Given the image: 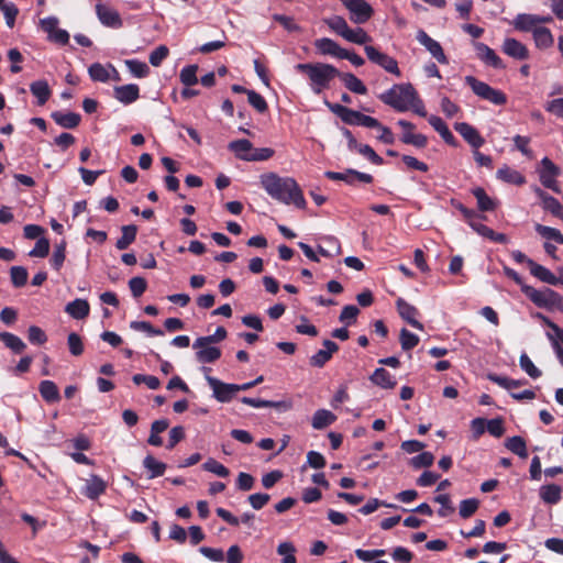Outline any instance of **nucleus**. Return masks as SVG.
<instances>
[{"label": "nucleus", "instance_id": "nucleus-32", "mask_svg": "<svg viewBox=\"0 0 563 563\" xmlns=\"http://www.w3.org/2000/svg\"><path fill=\"white\" fill-rule=\"evenodd\" d=\"M538 195L542 200L543 208L547 211L551 212L554 217L559 219H563V207L556 198L550 196L548 192L541 189L538 190Z\"/></svg>", "mask_w": 563, "mask_h": 563}, {"label": "nucleus", "instance_id": "nucleus-18", "mask_svg": "<svg viewBox=\"0 0 563 563\" xmlns=\"http://www.w3.org/2000/svg\"><path fill=\"white\" fill-rule=\"evenodd\" d=\"M501 49L506 55L518 60H526L529 58V51L527 46L514 37H506Z\"/></svg>", "mask_w": 563, "mask_h": 563}, {"label": "nucleus", "instance_id": "nucleus-14", "mask_svg": "<svg viewBox=\"0 0 563 563\" xmlns=\"http://www.w3.org/2000/svg\"><path fill=\"white\" fill-rule=\"evenodd\" d=\"M474 47L476 49L477 57L486 65L494 67L496 69L505 68L503 59L487 44L482 42H475Z\"/></svg>", "mask_w": 563, "mask_h": 563}, {"label": "nucleus", "instance_id": "nucleus-27", "mask_svg": "<svg viewBox=\"0 0 563 563\" xmlns=\"http://www.w3.org/2000/svg\"><path fill=\"white\" fill-rule=\"evenodd\" d=\"M196 352V360L199 363H214L221 357V350L217 346L203 345V346H192Z\"/></svg>", "mask_w": 563, "mask_h": 563}, {"label": "nucleus", "instance_id": "nucleus-23", "mask_svg": "<svg viewBox=\"0 0 563 563\" xmlns=\"http://www.w3.org/2000/svg\"><path fill=\"white\" fill-rule=\"evenodd\" d=\"M65 312H67L71 318L76 320H82L88 317L90 312V306L86 299L78 298L66 305Z\"/></svg>", "mask_w": 563, "mask_h": 563}, {"label": "nucleus", "instance_id": "nucleus-20", "mask_svg": "<svg viewBox=\"0 0 563 563\" xmlns=\"http://www.w3.org/2000/svg\"><path fill=\"white\" fill-rule=\"evenodd\" d=\"M313 45L319 54L330 55L336 58H341V54L343 53L344 49L340 47V45L335 41L329 37L318 38L314 41Z\"/></svg>", "mask_w": 563, "mask_h": 563}, {"label": "nucleus", "instance_id": "nucleus-48", "mask_svg": "<svg viewBox=\"0 0 563 563\" xmlns=\"http://www.w3.org/2000/svg\"><path fill=\"white\" fill-rule=\"evenodd\" d=\"M534 230L545 240L563 244V234L560 230L537 223Z\"/></svg>", "mask_w": 563, "mask_h": 563}, {"label": "nucleus", "instance_id": "nucleus-63", "mask_svg": "<svg viewBox=\"0 0 563 563\" xmlns=\"http://www.w3.org/2000/svg\"><path fill=\"white\" fill-rule=\"evenodd\" d=\"M515 148L518 150L523 156L532 158L533 152L529 147L531 139L529 136L516 135L512 139Z\"/></svg>", "mask_w": 563, "mask_h": 563}, {"label": "nucleus", "instance_id": "nucleus-10", "mask_svg": "<svg viewBox=\"0 0 563 563\" xmlns=\"http://www.w3.org/2000/svg\"><path fill=\"white\" fill-rule=\"evenodd\" d=\"M324 176L331 180H342L353 186L356 180L364 184H372L374 178L371 174L362 173L353 168H347L344 173L328 170Z\"/></svg>", "mask_w": 563, "mask_h": 563}, {"label": "nucleus", "instance_id": "nucleus-60", "mask_svg": "<svg viewBox=\"0 0 563 563\" xmlns=\"http://www.w3.org/2000/svg\"><path fill=\"white\" fill-rule=\"evenodd\" d=\"M434 462V455L431 452H422L413 456L409 464L416 468L430 467Z\"/></svg>", "mask_w": 563, "mask_h": 563}, {"label": "nucleus", "instance_id": "nucleus-16", "mask_svg": "<svg viewBox=\"0 0 563 563\" xmlns=\"http://www.w3.org/2000/svg\"><path fill=\"white\" fill-rule=\"evenodd\" d=\"M396 308L401 319L408 322L411 327L418 330H423V324L417 320L419 311L415 306L410 305L402 298H398L396 300Z\"/></svg>", "mask_w": 563, "mask_h": 563}, {"label": "nucleus", "instance_id": "nucleus-36", "mask_svg": "<svg viewBox=\"0 0 563 563\" xmlns=\"http://www.w3.org/2000/svg\"><path fill=\"white\" fill-rule=\"evenodd\" d=\"M30 90L37 98V104L43 106L52 95V90L46 80H36L30 85Z\"/></svg>", "mask_w": 563, "mask_h": 563}, {"label": "nucleus", "instance_id": "nucleus-52", "mask_svg": "<svg viewBox=\"0 0 563 563\" xmlns=\"http://www.w3.org/2000/svg\"><path fill=\"white\" fill-rule=\"evenodd\" d=\"M276 551L279 555L284 556L282 563H297L296 548L291 542L279 543Z\"/></svg>", "mask_w": 563, "mask_h": 563}, {"label": "nucleus", "instance_id": "nucleus-33", "mask_svg": "<svg viewBox=\"0 0 563 563\" xmlns=\"http://www.w3.org/2000/svg\"><path fill=\"white\" fill-rule=\"evenodd\" d=\"M371 380L373 382V384L385 389H391L397 384L395 378L384 367L376 368L371 376Z\"/></svg>", "mask_w": 563, "mask_h": 563}, {"label": "nucleus", "instance_id": "nucleus-12", "mask_svg": "<svg viewBox=\"0 0 563 563\" xmlns=\"http://www.w3.org/2000/svg\"><path fill=\"white\" fill-rule=\"evenodd\" d=\"M416 38L440 64L449 63L441 44L433 40L427 32L419 30Z\"/></svg>", "mask_w": 563, "mask_h": 563}, {"label": "nucleus", "instance_id": "nucleus-24", "mask_svg": "<svg viewBox=\"0 0 563 563\" xmlns=\"http://www.w3.org/2000/svg\"><path fill=\"white\" fill-rule=\"evenodd\" d=\"M216 514L222 520H224L228 525L233 526V527H238L240 525V522L251 526L255 518L254 514H252V512H244L241 516V518H238L234 515H232L229 510L221 508V507L216 509Z\"/></svg>", "mask_w": 563, "mask_h": 563}, {"label": "nucleus", "instance_id": "nucleus-9", "mask_svg": "<svg viewBox=\"0 0 563 563\" xmlns=\"http://www.w3.org/2000/svg\"><path fill=\"white\" fill-rule=\"evenodd\" d=\"M542 169L540 172V181L541 184L548 188L553 190L556 194H560L561 190L558 186L556 177L560 175V168L549 158L544 157L541 161Z\"/></svg>", "mask_w": 563, "mask_h": 563}, {"label": "nucleus", "instance_id": "nucleus-26", "mask_svg": "<svg viewBox=\"0 0 563 563\" xmlns=\"http://www.w3.org/2000/svg\"><path fill=\"white\" fill-rule=\"evenodd\" d=\"M496 177L499 180L505 181L507 184H511V185L521 186V185L526 184V177L520 172H518L507 165H504L503 167H500L497 170Z\"/></svg>", "mask_w": 563, "mask_h": 563}, {"label": "nucleus", "instance_id": "nucleus-13", "mask_svg": "<svg viewBox=\"0 0 563 563\" xmlns=\"http://www.w3.org/2000/svg\"><path fill=\"white\" fill-rule=\"evenodd\" d=\"M454 130L475 150H478L485 143L484 137L479 134L477 129L467 122L455 123Z\"/></svg>", "mask_w": 563, "mask_h": 563}, {"label": "nucleus", "instance_id": "nucleus-31", "mask_svg": "<svg viewBox=\"0 0 563 563\" xmlns=\"http://www.w3.org/2000/svg\"><path fill=\"white\" fill-rule=\"evenodd\" d=\"M473 196L477 200L478 210L482 212L494 211L497 208V201L490 198L484 188L475 187L472 189Z\"/></svg>", "mask_w": 563, "mask_h": 563}, {"label": "nucleus", "instance_id": "nucleus-47", "mask_svg": "<svg viewBox=\"0 0 563 563\" xmlns=\"http://www.w3.org/2000/svg\"><path fill=\"white\" fill-rule=\"evenodd\" d=\"M327 25L335 32L338 35L345 38L347 32L350 31V26L343 16L334 15L325 20Z\"/></svg>", "mask_w": 563, "mask_h": 563}, {"label": "nucleus", "instance_id": "nucleus-54", "mask_svg": "<svg viewBox=\"0 0 563 563\" xmlns=\"http://www.w3.org/2000/svg\"><path fill=\"white\" fill-rule=\"evenodd\" d=\"M399 341L402 350L410 351L419 344V336L406 328H402L400 330Z\"/></svg>", "mask_w": 563, "mask_h": 563}, {"label": "nucleus", "instance_id": "nucleus-37", "mask_svg": "<svg viewBox=\"0 0 563 563\" xmlns=\"http://www.w3.org/2000/svg\"><path fill=\"white\" fill-rule=\"evenodd\" d=\"M122 236L118 239L115 247L118 250H126L136 239L137 227L135 224H128L121 228Z\"/></svg>", "mask_w": 563, "mask_h": 563}, {"label": "nucleus", "instance_id": "nucleus-3", "mask_svg": "<svg viewBox=\"0 0 563 563\" xmlns=\"http://www.w3.org/2000/svg\"><path fill=\"white\" fill-rule=\"evenodd\" d=\"M295 69L309 79L310 88L316 95L329 89L331 81L341 75L336 67L325 63H300Z\"/></svg>", "mask_w": 563, "mask_h": 563}, {"label": "nucleus", "instance_id": "nucleus-38", "mask_svg": "<svg viewBox=\"0 0 563 563\" xmlns=\"http://www.w3.org/2000/svg\"><path fill=\"white\" fill-rule=\"evenodd\" d=\"M562 489L556 484H548L540 488L541 499L549 505H556L561 500Z\"/></svg>", "mask_w": 563, "mask_h": 563}, {"label": "nucleus", "instance_id": "nucleus-22", "mask_svg": "<svg viewBox=\"0 0 563 563\" xmlns=\"http://www.w3.org/2000/svg\"><path fill=\"white\" fill-rule=\"evenodd\" d=\"M51 118L59 126L69 130L77 128L81 121V115L76 112L54 111L52 112Z\"/></svg>", "mask_w": 563, "mask_h": 563}, {"label": "nucleus", "instance_id": "nucleus-59", "mask_svg": "<svg viewBox=\"0 0 563 563\" xmlns=\"http://www.w3.org/2000/svg\"><path fill=\"white\" fill-rule=\"evenodd\" d=\"M519 364L522 371H525L531 378L536 379L542 375V372L533 364L526 353L520 355Z\"/></svg>", "mask_w": 563, "mask_h": 563}, {"label": "nucleus", "instance_id": "nucleus-42", "mask_svg": "<svg viewBox=\"0 0 563 563\" xmlns=\"http://www.w3.org/2000/svg\"><path fill=\"white\" fill-rule=\"evenodd\" d=\"M505 446L521 459L528 457L526 441L520 435L508 438L506 440Z\"/></svg>", "mask_w": 563, "mask_h": 563}, {"label": "nucleus", "instance_id": "nucleus-15", "mask_svg": "<svg viewBox=\"0 0 563 563\" xmlns=\"http://www.w3.org/2000/svg\"><path fill=\"white\" fill-rule=\"evenodd\" d=\"M96 12L99 21L108 27L120 29L123 25V21L119 12L106 4H97Z\"/></svg>", "mask_w": 563, "mask_h": 563}, {"label": "nucleus", "instance_id": "nucleus-44", "mask_svg": "<svg viewBox=\"0 0 563 563\" xmlns=\"http://www.w3.org/2000/svg\"><path fill=\"white\" fill-rule=\"evenodd\" d=\"M487 378L507 390H512L514 388L520 387L527 383L526 379H512L495 373L487 374Z\"/></svg>", "mask_w": 563, "mask_h": 563}, {"label": "nucleus", "instance_id": "nucleus-53", "mask_svg": "<svg viewBox=\"0 0 563 563\" xmlns=\"http://www.w3.org/2000/svg\"><path fill=\"white\" fill-rule=\"evenodd\" d=\"M11 283L14 287H23L27 282V271L23 266H12L10 268Z\"/></svg>", "mask_w": 563, "mask_h": 563}, {"label": "nucleus", "instance_id": "nucleus-2", "mask_svg": "<svg viewBox=\"0 0 563 563\" xmlns=\"http://www.w3.org/2000/svg\"><path fill=\"white\" fill-rule=\"evenodd\" d=\"M261 185L275 200L303 209L307 205L302 190L292 177H280L275 173L261 176Z\"/></svg>", "mask_w": 563, "mask_h": 563}, {"label": "nucleus", "instance_id": "nucleus-1", "mask_svg": "<svg viewBox=\"0 0 563 563\" xmlns=\"http://www.w3.org/2000/svg\"><path fill=\"white\" fill-rule=\"evenodd\" d=\"M378 99L397 112L411 110L419 117L426 118L428 115L423 100L410 82L395 84L388 90L378 95Z\"/></svg>", "mask_w": 563, "mask_h": 563}, {"label": "nucleus", "instance_id": "nucleus-35", "mask_svg": "<svg viewBox=\"0 0 563 563\" xmlns=\"http://www.w3.org/2000/svg\"><path fill=\"white\" fill-rule=\"evenodd\" d=\"M530 274L538 278L539 280L556 286V276L547 267L543 265H540L536 262H530Z\"/></svg>", "mask_w": 563, "mask_h": 563}, {"label": "nucleus", "instance_id": "nucleus-6", "mask_svg": "<svg viewBox=\"0 0 563 563\" xmlns=\"http://www.w3.org/2000/svg\"><path fill=\"white\" fill-rule=\"evenodd\" d=\"M465 84L481 99L487 100L495 106H505L507 103V96L504 91L493 88L474 76H466Z\"/></svg>", "mask_w": 563, "mask_h": 563}, {"label": "nucleus", "instance_id": "nucleus-19", "mask_svg": "<svg viewBox=\"0 0 563 563\" xmlns=\"http://www.w3.org/2000/svg\"><path fill=\"white\" fill-rule=\"evenodd\" d=\"M140 97V88L135 84H128L114 88V98L123 104H130Z\"/></svg>", "mask_w": 563, "mask_h": 563}, {"label": "nucleus", "instance_id": "nucleus-5", "mask_svg": "<svg viewBox=\"0 0 563 563\" xmlns=\"http://www.w3.org/2000/svg\"><path fill=\"white\" fill-rule=\"evenodd\" d=\"M522 292L539 308L563 311V296L551 288L522 287Z\"/></svg>", "mask_w": 563, "mask_h": 563}, {"label": "nucleus", "instance_id": "nucleus-49", "mask_svg": "<svg viewBox=\"0 0 563 563\" xmlns=\"http://www.w3.org/2000/svg\"><path fill=\"white\" fill-rule=\"evenodd\" d=\"M125 65L130 73L136 78H145L150 74L147 64L139 59H126Z\"/></svg>", "mask_w": 563, "mask_h": 563}, {"label": "nucleus", "instance_id": "nucleus-17", "mask_svg": "<svg viewBox=\"0 0 563 563\" xmlns=\"http://www.w3.org/2000/svg\"><path fill=\"white\" fill-rule=\"evenodd\" d=\"M322 344L324 349L319 350L309 360L310 365L313 367H323L332 358V355L339 351V345L331 340L327 339Z\"/></svg>", "mask_w": 563, "mask_h": 563}, {"label": "nucleus", "instance_id": "nucleus-29", "mask_svg": "<svg viewBox=\"0 0 563 563\" xmlns=\"http://www.w3.org/2000/svg\"><path fill=\"white\" fill-rule=\"evenodd\" d=\"M533 41L540 49L550 48L554 43V37L550 29L545 26L534 27L532 30Z\"/></svg>", "mask_w": 563, "mask_h": 563}, {"label": "nucleus", "instance_id": "nucleus-4", "mask_svg": "<svg viewBox=\"0 0 563 563\" xmlns=\"http://www.w3.org/2000/svg\"><path fill=\"white\" fill-rule=\"evenodd\" d=\"M324 104L345 124L365 126L369 129L380 126V122L376 118L366 115L360 111L350 109L343 104L332 103L327 100L324 101Z\"/></svg>", "mask_w": 563, "mask_h": 563}, {"label": "nucleus", "instance_id": "nucleus-39", "mask_svg": "<svg viewBox=\"0 0 563 563\" xmlns=\"http://www.w3.org/2000/svg\"><path fill=\"white\" fill-rule=\"evenodd\" d=\"M0 341L15 354H21L26 347L21 338L11 332H1Z\"/></svg>", "mask_w": 563, "mask_h": 563}, {"label": "nucleus", "instance_id": "nucleus-8", "mask_svg": "<svg viewBox=\"0 0 563 563\" xmlns=\"http://www.w3.org/2000/svg\"><path fill=\"white\" fill-rule=\"evenodd\" d=\"M344 7L351 13V20L356 24L366 23L373 15L374 10L365 0H342Z\"/></svg>", "mask_w": 563, "mask_h": 563}, {"label": "nucleus", "instance_id": "nucleus-50", "mask_svg": "<svg viewBox=\"0 0 563 563\" xmlns=\"http://www.w3.org/2000/svg\"><path fill=\"white\" fill-rule=\"evenodd\" d=\"M197 70H198V66L197 65L185 66L180 70V74H179L180 81L186 87H191V86L197 85L198 81H199L198 77H197Z\"/></svg>", "mask_w": 563, "mask_h": 563}, {"label": "nucleus", "instance_id": "nucleus-61", "mask_svg": "<svg viewBox=\"0 0 563 563\" xmlns=\"http://www.w3.org/2000/svg\"><path fill=\"white\" fill-rule=\"evenodd\" d=\"M247 101L260 113H264L268 109L264 97L254 90L247 91Z\"/></svg>", "mask_w": 563, "mask_h": 563}, {"label": "nucleus", "instance_id": "nucleus-46", "mask_svg": "<svg viewBox=\"0 0 563 563\" xmlns=\"http://www.w3.org/2000/svg\"><path fill=\"white\" fill-rule=\"evenodd\" d=\"M227 334L228 332L224 327H218L213 334L196 339L192 346L211 345L221 342L227 338Z\"/></svg>", "mask_w": 563, "mask_h": 563}, {"label": "nucleus", "instance_id": "nucleus-62", "mask_svg": "<svg viewBox=\"0 0 563 563\" xmlns=\"http://www.w3.org/2000/svg\"><path fill=\"white\" fill-rule=\"evenodd\" d=\"M67 344L71 355L79 356L84 353V343L81 336L78 333H69L67 338Z\"/></svg>", "mask_w": 563, "mask_h": 563}, {"label": "nucleus", "instance_id": "nucleus-7", "mask_svg": "<svg viewBox=\"0 0 563 563\" xmlns=\"http://www.w3.org/2000/svg\"><path fill=\"white\" fill-rule=\"evenodd\" d=\"M364 51H365L367 58L372 63L380 66L383 69H385L389 74H393L397 77L401 76V71L399 69L398 62L394 57H391L385 53H382L380 51H378L376 47H374L372 45H366L364 47Z\"/></svg>", "mask_w": 563, "mask_h": 563}, {"label": "nucleus", "instance_id": "nucleus-51", "mask_svg": "<svg viewBox=\"0 0 563 563\" xmlns=\"http://www.w3.org/2000/svg\"><path fill=\"white\" fill-rule=\"evenodd\" d=\"M66 258V243L62 242L57 244L53 251L52 257L49 258L51 266L55 271H59Z\"/></svg>", "mask_w": 563, "mask_h": 563}, {"label": "nucleus", "instance_id": "nucleus-21", "mask_svg": "<svg viewBox=\"0 0 563 563\" xmlns=\"http://www.w3.org/2000/svg\"><path fill=\"white\" fill-rule=\"evenodd\" d=\"M429 124L440 134V136L443 139V141L451 145L456 146L457 141L453 133L448 128L446 123L438 115H430L428 118Z\"/></svg>", "mask_w": 563, "mask_h": 563}, {"label": "nucleus", "instance_id": "nucleus-34", "mask_svg": "<svg viewBox=\"0 0 563 563\" xmlns=\"http://www.w3.org/2000/svg\"><path fill=\"white\" fill-rule=\"evenodd\" d=\"M38 391L46 402L53 404L60 400L58 387L53 380H42Z\"/></svg>", "mask_w": 563, "mask_h": 563}, {"label": "nucleus", "instance_id": "nucleus-45", "mask_svg": "<svg viewBox=\"0 0 563 563\" xmlns=\"http://www.w3.org/2000/svg\"><path fill=\"white\" fill-rule=\"evenodd\" d=\"M241 401L247 406H251L253 408H287V405L285 401H273V400H264L260 398H252V397H242Z\"/></svg>", "mask_w": 563, "mask_h": 563}, {"label": "nucleus", "instance_id": "nucleus-56", "mask_svg": "<svg viewBox=\"0 0 563 563\" xmlns=\"http://www.w3.org/2000/svg\"><path fill=\"white\" fill-rule=\"evenodd\" d=\"M479 501L476 498H467L461 501L459 514L462 518L472 517L478 509Z\"/></svg>", "mask_w": 563, "mask_h": 563}, {"label": "nucleus", "instance_id": "nucleus-28", "mask_svg": "<svg viewBox=\"0 0 563 563\" xmlns=\"http://www.w3.org/2000/svg\"><path fill=\"white\" fill-rule=\"evenodd\" d=\"M106 489L107 483L100 476L91 475L86 483L85 496L93 500L104 494Z\"/></svg>", "mask_w": 563, "mask_h": 563}, {"label": "nucleus", "instance_id": "nucleus-58", "mask_svg": "<svg viewBox=\"0 0 563 563\" xmlns=\"http://www.w3.org/2000/svg\"><path fill=\"white\" fill-rule=\"evenodd\" d=\"M344 40L354 44L363 45L371 42L372 37L362 27H356L354 30L350 29Z\"/></svg>", "mask_w": 563, "mask_h": 563}, {"label": "nucleus", "instance_id": "nucleus-11", "mask_svg": "<svg viewBox=\"0 0 563 563\" xmlns=\"http://www.w3.org/2000/svg\"><path fill=\"white\" fill-rule=\"evenodd\" d=\"M209 386L213 390L214 398L220 402H229L238 393L235 384H228L212 376H206Z\"/></svg>", "mask_w": 563, "mask_h": 563}, {"label": "nucleus", "instance_id": "nucleus-43", "mask_svg": "<svg viewBox=\"0 0 563 563\" xmlns=\"http://www.w3.org/2000/svg\"><path fill=\"white\" fill-rule=\"evenodd\" d=\"M143 466L150 472L148 478L162 476L166 471V464L157 461L153 455L148 454L143 460Z\"/></svg>", "mask_w": 563, "mask_h": 563}, {"label": "nucleus", "instance_id": "nucleus-25", "mask_svg": "<svg viewBox=\"0 0 563 563\" xmlns=\"http://www.w3.org/2000/svg\"><path fill=\"white\" fill-rule=\"evenodd\" d=\"M228 147L231 152L234 153L236 158H239L241 161L250 162L252 150H253V144L249 140L241 139V140L232 141L229 143Z\"/></svg>", "mask_w": 563, "mask_h": 563}, {"label": "nucleus", "instance_id": "nucleus-55", "mask_svg": "<svg viewBox=\"0 0 563 563\" xmlns=\"http://www.w3.org/2000/svg\"><path fill=\"white\" fill-rule=\"evenodd\" d=\"M89 76L93 81L107 82L110 79V74L107 68L100 63H93L88 69Z\"/></svg>", "mask_w": 563, "mask_h": 563}, {"label": "nucleus", "instance_id": "nucleus-40", "mask_svg": "<svg viewBox=\"0 0 563 563\" xmlns=\"http://www.w3.org/2000/svg\"><path fill=\"white\" fill-rule=\"evenodd\" d=\"M514 26L518 31L532 32L537 24V14L520 13L514 20Z\"/></svg>", "mask_w": 563, "mask_h": 563}, {"label": "nucleus", "instance_id": "nucleus-64", "mask_svg": "<svg viewBox=\"0 0 563 563\" xmlns=\"http://www.w3.org/2000/svg\"><path fill=\"white\" fill-rule=\"evenodd\" d=\"M202 467L205 471L213 473L220 477H227L230 474L229 468L213 459L206 461Z\"/></svg>", "mask_w": 563, "mask_h": 563}, {"label": "nucleus", "instance_id": "nucleus-30", "mask_svg": "<svg viewBox=\"0 0 563 563\" xmlns=\"http://www.w3.org/2000/svg\"><path fill=\"white\" fill-rule=\"evenodd\" d=\"M344 84L345 88L349 89L351 92L357 93V95H366L367 88L364 85V82L357 78L352 73H342L338 76Z\"/></svg>", "mask_w": 563, "mask_h": 563}, {"label": "nucleus", "instance_id": "nucleus-57", "mask_svg": "<svg viewBox=\"0 0 563 563\" xmlns=\"http://www.w3.org/2000/svg\"><path fill=\"white\" fill-rule=\"evenodd\" d=\"M358 313L360 309L356 306L347 305L343 307L339 320L340 322L345 323V325L349 327L356 322Z\"/></svg>", "mask_w": 563, "mask_h": 563}, {"label": "nucleus", "instance_id": "nucleus-41", "mask_svg": "<svg viewBox=\"0 0 563 563\" xmlns=\"http://www.w3.org/2000/svg\"><path fill=\"white\" fill-rule=\"evenodd\" d=\"M336 417L327 409H319L312 417V427L316 430H322L335 421Z\"/></svg>", "mask_w": 563, "mask_h": 563}]
</instances>
